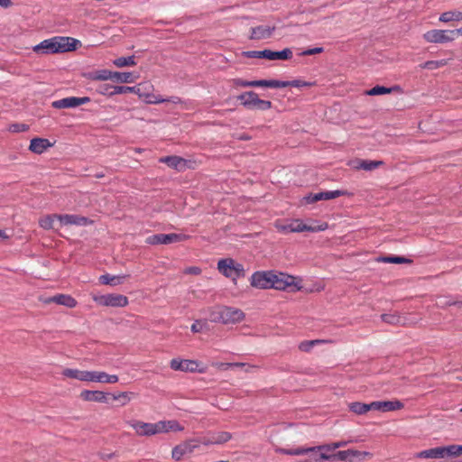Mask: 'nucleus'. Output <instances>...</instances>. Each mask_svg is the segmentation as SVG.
Segmentation results:
<instances>
[{
  "label": "nucleus",
  "instance_id": "obj_1",
  "mask_svg": "<svg viewBox=\"0 0 462 462\" xmlns=\"http://www.w3.org/2000/svg\"><path fill=\"white\" fill-rule=\"evenodd\" d=\"M79 41L71 37L55 36L41 42L32 48L37 54L68 52L77 49Z\"/></svg>",
  "mask_w": 462,
  "mask_h": 462
},
{
  "label": "nucleus",
  "instance_id": "obj_2",
  "mask_svg": "<svg viewBox=\"0 0 462 462\" xmlns=\"http://www.w3.org/2000/svg\"><path fill=\"white\" fill-rule=\"evenodd\" d=\"M245 313L236 308L227 306H217L209 312V319L212 322L225 325L236 324L244 320Z\"/></svg>",
  "mask_w": 462,
  "mask_h": 462
},
{
  "label": "nucleus",
  "instance_id": "obj_3",
  "mask_svg": "<svg viewBox=\"0 0 462 462\" xmlns=\"http://www.w3.org/2000/svg\"><path fill=\"white\" fill-rule=\"evenodd\" d=\"M325 445H319L316 447L311 448H291V449H284L281 448L279 449V452L282 454L287 455H292V456H300L304 454H312L311 459L314 462H320L322 460L325 461H337V458L335 457V453H332L334 450H327L324 448Z\"/></svg>",
  "mask_w": 462,
  "mask_h": 462
},
{
  "label": "nucleus",
  "instance_id": "obj_4",
  "mask_svg": "<svg viewBox=\"0 0 462 462\" xmlns=\"http://www.w3.org/2000/svg\"><path fill=\"white\" fill-rule=\"evenodd\" d=\"M462 456V445H448L435 447L421 450L415 454L416 458L440 459L444 457H457Z\"/></svg>",
  "mask_w": 462,
  "mask_h": 462
},
{
  "label": "nucleus",
  "instance_id": "obj_5",
  "mask_svg": "<svg viewBox=\"0 0 462 462\" xmlns=\"http://www.w3.org/2000/svg\"><path fill=\"white\" fill-rule=\"evenodd\" d=\"M275 227L282 233H300L304 231L317 232L325 230L327 228V224L319 226H312L304 224L300 219H292L288 223L276 221Z\"/></svg>",
  "mask_w": 462,
  "mask_h": 462
},
{
  "label": "nucleus",
  "instance_id": "obj_6",
  "mask_svg": "<svg viewBox=\"0 0 462 462\" xmlns=\"http://www.w3.org/2000/svg\"><path fill=\"white\" fill-rule=\"evenodd\" d=\"M217 270L221 274L233 281L245 276L243 264L236 262L232 258L220 259L217 262Z\"/></svg>",
  "mask_w": 462,
  "mask_h": 462
},
{
  "label": "nucleus",
  "instance_id": "obj_7",
  "mask_svg": "<svg viewBox=\"0 0 462 462\" xmlns=\"http://www.w3.org/2000/svg\"><path fill=\"white\" fill-rule=\"evenodd\" d=\"M241 104L247 108H256L262 111L269 110L272 108L273 104L269 100L260 99L257 93L254 91H246L237 97Z\"/></svg>",
  "mask_w": 462,
  "mask_h": 462
},
{
  "label": "nucleus",
  "instance_id": "obj_8",
  "mask_svg": "<svg viewBox=\"0 0 462 462\" xmlns=\"http://www.w3.org/2000/svg\"><path fill=\"white\" fill-rule=\"evenodd\" d=\"M288 287L302 289V279L299 276H292L288 273L274 270L273 289H286Z\"/></svg>",
  "mask_w": 462,
  "mask_h": 462
},
{
  "label": "nucleus",
  "instance_id": "obj_9",
  "mask_svg": "<svg viewBox=\"0 0 462 462\" xmlns=\"http://www.w3.org/2000/svg\"><path fill=\"white\" fill-rule=\"evenodd\" d=\"M244 56L246 58H258V59H266L269 60H290L292 57V51L286 48L281 51H273L271 50H263V51H245Z\"/></svg>",
  "mask_w": 462,
  "mask_h": 462
},
{
  "label": "nucleus",
  "instance_id": "obj_10",
  "mask_svg": "<svg viewBox=\"0 0 462 462\" xmlns=\"http://www.w3.org/2000/svg\"><path fill=\"white\" fill-rule=\"evenodd\" d=\"M92 298L97 304L103 306L124 307L128 303L127 298L118 293L101 294L97 292L93 293Z\"/></svg>",
  "mask_w": 462,
  "mask_h": 462
},
{
  "label": "nucleus",
  "instance_id": "obj_11",
  "mask_svg": "<svg viewBox=\"0 0 462 462\" xmlns=\"http://www.w3.org/2000/svg\"><path fill=\"white\" fill-rule=\"evenodd\" d=\"M274 270L254 272L250 279V284L256 289H273Z\"/></svg>",
  "mask_w": 462,
  "mask_h": 462
},
{
  "label": "nucleus",
  "instance_id": "obj_12",
  "mask_svg": "<svg viewBox=\"0 0 462 462\" xmlns=\"http://www.w3.org/2000/svg\"><path fill=\"white\" fill-rule=\"evenodd\" d=\"M425 42L430 43H446L455 40L453 30L433 29L423 34Z\"/></svg>",
  "mask_w": 462,
  "mask_h": 462
},
{
  "label": "nucleus",
  "instance_id": "obj_13",
  "mask_svg": "<svg viewBox=\"0 0 462 462\" xmlns=\"http://www.w3.org/2000/svg\"><path fill=\"white\" fill-rule=\"evenodd\" d=\"M126 423L134 430L137 436L151 437L158 434L157 422L151 423L139 420H130Z\"/></svg>",
  "mask_w": 462,
  "mask_h": 462
},
{
  "label": "nucleus",
  "instance_id": "obj_14",
  "mask_svg": "<svg viewBox=\"0 0 462 462\" xmlns=\"http://www.w3.org/2000/svg\"><path fill=\"white\" fill-rule=\"evenodd\" d=\"M335 457L337 458V461L356 462L363 461L366 458H371L373 455L368 451H359L356 449L350 448L336 452Z\"/></svg>",
  "mask_w": 462,
  "mask_h": 462
},
{
  "label": "nucleus",
  "instance_id": "obj_15",
  "mask_svg": "<svg viewBox=\"0 0 462 462\" xmlns=\"http://www.w3.org/2000/svg\"><path fill=\"white\" fill-rule=\"evenodd\" d=\"M186 236L182 234H156L146 238L145 243L148 245H169L180 242L186 239Z\"/></svg>",
  "mask_w": 462,
  "mask_h": 462
},
{
  "label": "nucleus",
  "instance_id": "obj_16",
  "mask_svg": "<svg viewBox=\"0 0 462 462\" xmlns=\"http://www.w3.org/2000/svg\"><path fill=\"white\" fill-rule=\"evenodd\" d=\"M139 97H143L144 98V101L145 103L147 104H161V103H171V104H175V105H181L184 108H188V104L186 101H183L180 97H168V98H162V97L160 96H155L153 94H150V93H140L139 92Z\"/></svg>",
  "mask_w": 462,
  "mask_h": 462
},
{
  "label": "nucleus",
  "instance_id": "obj_17",
  "mask_svg": "<svg viewBox=\"0 0 462 462\" xmlns=\"http://www.w3.org/2000/svg\"><path fill=\"white\" fill-rule=\"evenodd\" d=\"M199 448V442L195 439L185 441L172 448L171 457L174 460H180L184 456L191 454Z\"/></svg>",
  "mask_w": 462,
  "mask_h": 462
},
{
  "label": "nucleus",
  "instance_id": "obj_18",
  "mask_svg": "<svg viewBox=\"0 0 462 462\" xmlns=\"http://www.w3.org/2000/svg\"><path fill=\"white\" fill-rule=\"evenodd\" d=\"M89 102L90 98L88 97H69L53 101L52 106L57 109L72 108L88 104Z\"/></svg>",
  "mask_w": 462,
  "mask_h": 462
},
{
  "label": "nucleus",
  "instance_id": "obj_19",
  "mask_svg": "<svg viewBox=\"0 0 462 462\" xmlns=\"http://www.w3.org/2000/svg\"><path fill=\"white\" fill-rule=\"evenodd\" d=\"M119 380L116 374H108L103 371H88L87 383H116Z\"/></svg>",
  "mask_w": 462,
  "mask_h": 462
},
{
  "label": "nucleus",
  "instance_id": "obj_20",
  "mask_svg": "<svg viewBox=\"0 0 462 462\" xmlns=\"http://www.w3.org/2000/svg\"><path fill=\"white\" fill-rule=\"evenodd\" d=\"M371 410L379 411L383 412L402 410L404 405L398 400L373 402L370 403Z\"/></svg>",
  "mask_w": 462,
  "mask_h": 462
},
{
  "label": "nucleus",
  "instance_id": "obj_21",
  "mask_svg": "<svg viewBox=\"0 0 462 462\" xmlns=\"http://www.w3.org/2000/svg\"><path fill=\"white\" fill-rule=\"evenodd\" d=\"M90 223V221L85 217L79 215H59L58 217V224L59 226H87Z\"/></svg>",
  "mask_w": 462,
  "mask_h": 462
},
{
  "label": "nucleus",
  "instance_id": "obj_22",
  "mask_svg": "<svg viewBox=\"0 0 462 462\" xmlns=\"http://www.w3.org/2000/svg\"><path fill=\"white\" fill-rule=\"evenodd\" d=\"M40 300L45 304L56 303L69 308H73L77 304L76 300L67 294H57L53 297L40 298Z\"/></svg>",
  "mask_w": 462,
  "mask_h": 462
},
{
  "label": "nucleus",
  "instance_id": "obj_23",
  "mask_svg": "<svg viewBox=\"0 0 462 462\" xmlns=\"http://www.w3.org/2000/svg\"><path fill=\"white\" fill-rule=\"evenodd\" d=\"M158 434L182 431L184 427L176 420H159L157 421Z\"/></svg>",
  "mask_w": 462,
  "mask_h": 462
},
{
  "label": "nucleus",
  "instance_id": "obj_24",
  "mask_svg": "<svg viewBox=\"0 0 462 462\" xmlns=\"http://www.w3.org/2000/svg\"><path fill=\"white\" fill-rule=\"evenodd\" d=\"M107 396L108 393L97 390H84L80 393L81 399L87 402H97L106 403L107 402Z\"/></svg>",
  "mask_w": 462,
  "mask_h": 462
},
{
  "label": "nucleus",
  "instance_id": "obj_25",
  "mask_svg": "<svg viewBox=\"0 0 462 462\" xmlns=\"http://www.w3.org/2000/svg\"><path fill=\"white\" fill-rule=\"evenodd\" d=\"M52 145L48 139L36 137L31 140L29 150L33 153L42 154Z\"/></svg>",
  "mask_w": 462,
  "mask_h": 462
},
{
  "label": "nucleus",
  "instance_id": "obj_26",
  "mask_svg": "<svg viewBox=\"0 0 462 462\" xmlns=\"http://www.w3.org/2000/svg\"><path fill=\"white\" fill-rule=\"evenodd\" d=\"M383 164V161H367L357 159L349 163V165L356 170H365L367 171H374V169L382 166Z\"/></svg>",
  "mask_w": 462,
  "mask_h": 462
},
{
  "label": "nucleus",
  "instance_id": "obj_27",
  "mask_svg": "<svg viewBox=\"0 0 462 462\" xmlns=\"http://www.w3.org/2000/svg\"><path fill=\"white\" fill-rule=\"evenodd\" d=\"M160 162L166 163L169 167L178 171L186 169V161L179 156H166L159 159Z\"/></svg>",
  "mask_w": 462,
  "mask_h": 462
},
{
  "label": "nucleus",
  "instance_id": "obj_28",
  "mask_svg": "<svg viewBox=\"0 0 462 462\" xmlns=\"http://www.w3.org/2000/svg\"><path fill=\"white\" fill-rule=\"evenodd\" d=\"M345 194H346V192L342 191V190L324 191V192L316 193L313 196L309 197L308 201L309 202H316L319 200H328V199H333L338 198Z\"/></svg>",
  "mask_w": 462,
  "mask_h": 462
},
{
  "label": "nucleus",
  "instance_id": "obj_29",
  "mask_svg": "<svg viewBox=\"0 0 462 462\" xmlns=\"http://www.w3.org/2000/svg\"><path fill=\"white\" fill-rule=\"evenodd\" d=\"M88 373V370L66 368L62 371L61 374L67 378L77 379L81 382H87Z\"/></svg>",
  "mask_w": 462,
  "mask_h": 462
},
{
  "label": "nucleus",
  "instance_id": "obj_30",
  "mask_svg": "<svg viewBox=\"0 0 462 462\" xmlns=\"http://www.w3.org/2000/svg\"><path fill=\"white\" fill-rule=\"evenodd\" d=\"M439 21L441 23L461 22L462 12L457 10L444 12L439 15Z\"/></svg>",
  "mask_w": 462,
  "mask_h": 462
},
{
  "label": "nucleus",
  "instance_id": "obj_31",
  "mask_svg": "<svg viewBox=\"0 0 462 462\" xmlns=\"http://www.w3.org/2000/svg\"><path fill=\"white\" fill-rule=\"evenodd\" d=\"M182 372H199L203 374L206 372V367L201 365L198 361L183 359Z\"/></svg>",
  "mask_w": 462,
  "mask_h": 462
},
{
  "label": "nucleus",
  "instance_id": "obj_32",
  "mask_svg": "<svg viewBox=\"0 0 462 462\" xmlns=\"http://www.w3.org/2000/svg\"><path fill=\"white\" fill-rule=\"evenodd\" d=\"M273 29L268 26H257L255 28H252L251 39H264L268 38L272 35V32Z\"/></svg>",
  "mask_w": 462,
  "mask_h": 462
},
{
  "label": "nucleus",
  "instance_id": "obj_33",
  "mask_svg": "<svg viewBox=\"0 0 462 462\" xmlns=\"http://www.w3.org/2000/svg\"><path fill=\"white\" fill-rule=\"evenodd\" d=\"M137 79L132 72L113 71L112 80L120 83H133Z\"/></svg>",
  "mask_w": 462,
  "mask_h": 462
},
{
  "label": "nucleus",
  "instance_id": "obj_34",
  "mask_svg": "<svg viewBox=\"0 0 462 462\" xmlns=\"http://www.w3.org/2000/svg\"><path fill=\"white\" fill-rule=\"evenodd\" d=\"M58 217L59 215L57 214L44 216L40 218L39 225L43 229H53L58 223Z\"/></svg>",
  "mask_w": 462,
  "mask_h": 462
},
{
  "label": "nucleus",
  "instance_id": "obj_35",
  "mask_svg": "<svg viewBox=\"0 0 462 462\" xmlns=\"http://www.w3.org/2000/svg\"><path fill=\"white\" fill-rule=\"evenodd\" d=\"M378 262L385 263H411V260L403 256L399 255H390V256H383L377 259Z\"/></svg>",
  "mask_w": 462,
  "mask_h": 462
},
{
  "label": "nucleus",
  "instance_id": "obj_36",
  "mask_svg": "<svg viewBox=\"0 0 462 462\" xmlns=\"http://www.w3.org/2000/svg\"><path fill=\"white\" fill-rule=\"evenodd\" d=\"M113 71L108 69H99L90 73L89 79L91 80H112Z\"/></svg>",
  "mask_w": 462,
  "mask_h": 462
},
{
  "label": "nucleus",
  "instance_id": "obj_37",
  "mask_svg": "<svg viewBox=\"0 0 462 462\" xmlns=\"http://www.w3.org/2000/svg\"><path fill=\"white\" fill-rule=\"evenodd\" d=\"M449 60H428L424 63L420 64V69H437L448 64Z\"/></svg>",
  "mask_w": 462,
  "mask_h": 462
},
{
  "label": "nucleus",
  "instance_id": "obj_38",
  "mask_svg": "<svg viewBox=\"0 0 462 462\" xmlns=\"http://www.w3.org/2000/svg\"><path fill=\"white\" fill-rule=\"evenodd\" d=\"M113 64L117 68L132 67L136 65L134 56L119 57L113 60Z\"/></svg>",
  "mask_w": 462,
  "mask_h": 462
},
{
  "label": "nucleus",
  "instance_id": "obj_39",
  "mask_svg": "<svg viewBox=\"0 0 462 462\" xmlns=\"http://www.w3.org/2000/svg\"><path fill=\"white\" fill-rule=\"evenodd\" d=\"M348 408L351 411H353L356 414H365L371 411L370 403H362V402H351L348 405Z\"/></svg>",
  "mask_w": 462,
  "mask_h": 462
},
{
  "label": "nucleus",
  "instance_id": "obj_40",
  "mask_svg": "<svg viewBox=\"0 0 462 462\" xmlns=\"http://www.w3.org/2000/svg\"><path fill=\"white\" fill-rule=\"evenodd\" d=\"M261 87L264 88H286L291 87V81H281V80H275V79H261Z\"/></svg>",
  "mask_w": 462,
  "mask_h": 462
},
{
  "label": "nucleus",
  "instance_id": "obj_41",
  "mask_svg": "<svg viewBox=\"0 0 462 462\" xmlns=\"http://www.w3.org/2000/svg\"><path fill=\"white\" fill-rule=\"evenodd\" d=\"M234 87L238 88H247V87H261V80H245L242 79H234L231 80Z\"/></svg>",
  "mask_w": 462,
  "mask_h": 462
},
{
  "label": "nucleus",
  "instance_id": "obj_42",
  "mask_svg": "<svg viewBox=\"0 0 462 462\" xmlns=\"http://www.w3.org/2000/svg\"><path fill=\"white\" fill-rule=\"evenodd\" d=\"M393 88H385L383 86H375L371 89L366 91V94L369 96H377V95H384L392 93Z\"/></svg>",
  "mask_w": 462,
  "mask_h": 462
},
{
  "label": "nucleus",
  "instance_id": "obj_43",
  "mask_svg": "<svg viewBox=\"0 0 462 462\" xmlns=\"http://www.w3.org/2000/svg\"><path fill=\"white\" fill-rule=\"evenodd\" d=\"M139 91H140V89L136 87L116 86L114 88L113 93H115V95L125 94V93L139 94Z\"/></svg>",
  "mask_w": 462,
  "mask_h": 462
},
{
  "label": "nucleus",
  "instance_id": "obj_44",
  "mask_svg": "<svg viewBox=\"0 0 462 462\" xmlns=\"http://www.w3.org/2000/svg\"><path fill=\"white\" fill-rule=\"evenodd\" d=\"M131 394H133V393H129V392H120L117 393H114L112 395V397L115 401H121L122 405L124 406L131 401V397H130Z\"/></svg>",
  "mask_w": 462,
  "mask_h": 462
},
{
  "label": "nucleus",
  "instance_id": "obj_45",
  "mask_svg": "<svg viewBox=\"0 0 462 462\" xmlns=\"http://www.w3.org/2000/svg\"><path fill=\"white\" fill-rule=\"evenodd\" d=\"M116 86L110 85V84H101L97 87L96 91L100 95L105 96H114L115 93H113L114 88Z\"/></svg>",
  "mask_w": 462,
  "mask_h": 462
},
{
  "label": "nucleus",
  "instance_id": "obj_46",
  "mask_svg": "<svg viewBox=\"0 0 462 462\" xmlns=\"http://www.w3.org/2000/svg\"><path fill=\"white\" fill-rule=\"evenodd\" d=\"M213 442L216 445L223 444L228 441L231 439V435L228 432H219L212 436Z\"/></svg>",
  "mask_w": 462,
  "mask_h": 462
},
{
  "label": "nucleus",
  "instance_id": "obj_47",
  "mask_svg": "<svg viewBox=\"0 0 462 462\" xmlns=\"http://www.w3.org/2000/svg\"><path fill=\"white\" fill-rule=\"evenodd\" d=\"M382 319L389 324H402V319L400 316L394 314H384L382 315Z\"/></svg>",
  "mask_w": 462,
  "mask_h": 462
},
{
  "label": "nucleus",
  "instance_id": "obj_48",
  "mask_svg": "<svg viewBox=\"0 0 462 462\" xmlns=\"http://www.w3.org/2000/svg\"><path fill=\"white\" fill-rule=\"evenodd\" d=\"M321 340H310V341H303L299 345L300 350L303 352H309L314 346L322 343Z\"/></svg>",
  "mask_w": 462,
  "mask_h": 462
},
{
  "label": "nucleus",
  "instance_id": "obj_49",
  "mask_svg": "<svg viewBox=\"0 0 462 462\" xmlns=\"http://www.w3.org/2000/svg\"><path fill=\"white\" fill-rule=\"evenodd\" d=\"M349 442L350 441H345V440L332 442L329 444H326V447L324 448L327 450H334L335 451L337 448L346 447Z\"/></svg>",
  "mask_w": 462,
  "mask_h": 462
},
{
  "label": "nucleus",
  "instance_id": "obj_50",
  "mask_svg": "<svg viewBox=\"0 0 462 462\" xmlns=\"http://www.w3.org/2000/svg\"><path fill=\"white\" fill-rule=\"evenodd\" d=\"M29 126L24 124H13L9 126V131L12 133L26 132Z\"/></svg>",
  "mask_w": 462,
  "mask_h": 462
},
{
  "label": "nucleus",
  "instance_id": "obj_51",
  "mask_svg": "<svg viewBox=\"0 0 462 462\" xmlns=\"http://www.w3.org/2000/svg\"><path fill=\"white\" fill-rule=\"evenodd\" d=\"M315 85V82H308L300 79H295L291 81V87L294 88H301V87H312Z\"/></svg>",
  "mask_w": 462,
  "mask_h": 462
},
{
  "label": "nucleus",
  "instance_id": "obj_52",
  "mask_svg": "<svg viewBox=\"0 0 462 462\" xmlns=\"http://www.w3.org/2000/svg\"><path fill=\"white\" fill-rule=\"evenodd\" d=\"M170 366L172 370H175V371H182V367H183V359H172L171 361V364H170Z\"/></svg>",
  "mask_w": 462,
  "mask_h": 462
},
{
  "label": "nucleus",
  "instance_id": "obj_53",
  "mask_svg": "<svg viewBox=\"0 0 462 462\" xmlns=\"http://www.w3.org/2000/svg\"><path fill=\"white\" fill-rule=\"evenodd\" d=\"M125 276H116V275H112L111 277V286L112 287H116V286H118V285H121L123 284V280H125Z\"/></svg>",
  "mask_w": 462,
  "mask_h": 462
},
{
  "label": "nucleus",
  "instance_id": "obj_54",
  "mask_svg": "<svg viewBox=\"0 0 462 462\" xmlns=\"http://www.w3.org/2000/svg\"><path fill=\"white\" fill-rule=\"evenodd\" d=\"M204 326H205V323H202V322L197 320L194 324H192L191 331L193 333L201 332L204 328Z\"/></svg>",
  "mask_w": 462,
  "mask_h": 462
},
{
  "label": "nucleus",
  "instance_id": "obj_55",
  "mask_svg": "<svg viewBox=\"0 0 462 462\" xmlns=\"http://www.w3.org/2000/svg\"><path fill=\"white\" fill-rule=\"evenodd\" d=\"M322 51H323V48L317 47V48H313V49H308V50L304 51L302 52V54L310 56V55H314V54L321 53Z\"/></svg>",
  "mask_w": 462,
  "mask_h": 462
},
{
  "label": "nucleus",
  "instance_id": "obj_56",
  "mask_svg": "<svg viewBox=\"0 0 462 462\" xmlns=\"http://www.w3.org/2000/svg\"><path fill=\"white\" fill-rule=\"evenodd\" d=\"M111 277L112 275L110 274H104V275H101L99 277V282H100V284L101 285H108V286H111Z\"/></svg>",
  "mask_w": 462,
  "mask_h": 462
},
{
  "label": "nucleus",
  "instance_id": "obj_57",
  "mask_svg": "<svg viewBox=\"0 0 462 462\" xmlns=\"http://www.w3.org/2000/svg\"><path fill=\"white\" fill-rule=\"evenodd\" d=\"M184 273H188V274L199 275L201 273V269L197 266H191V267L185 269Z\"/></svg>",
  "mask_w": 462,
  "mask_h": 462
},
{
  "label": "nucleus",
  "instance_id": "obj_58",
  "mask_svg": "<svg viewBox=\"0 0 462 462\" xmlns=\"http://www.w3.org/2000/svg\"><path fill=\"white\" fill-rule=\"evenodd\" d=\"M212 365L215 366L216 368L219 369V370H226V369L232 367L231 363H219V362H217V363H213Z\"/></svg>",
  "mask_w": 462,
  "mask_h": 462
},
{
  "label": "nucleus",
  "instance_id": "obj_59",
  "mask_svg": "<svg viewBox=\"0 0 462 462\" xmlns=\"http://www.w3.org/2000/svg\"><path fill=\"white\" fill-rule=\"evenodd\" d=\"M12 5L11 0H0V6L4 8H8Z\"/></svg>",
  "mask_w": 462,
  "mask_h": 462
},
{
  "label": "nucleus",
  "instance_id": "obj_60",
  "mask_svg": "<svg viewBox=\"0 0 462 462\" xmlns=\"http://www.w3.org/2000/svg\"><path fill=\"white\" fill-rule=\"evenodd\" d=\"M201 443L204 444L205 446L216 445V443L213 442L212 436L209 438L204 439Z\"/></svg>",
  "mask_w": 462,
  "mask_h": 462
},
{
  "label": "nucleus",
  "instance_id": "obj_61",
  "mask_svg": "<svg viewBox=\"0 0 462 462\" xmlns=\"http://www.w3.org/2000/svg\"><path fill=\"white\" fill-rule=\"evenodd\" d=\"M9 236L5 230H0V239H8Z\"/></svg>",
  "mask_w": 462,
  "mask_h": 462
},
{
  "label": "nucleus",
  "instance_id": "obj_62",
  "mask_svg": "<svg viewBox=\"0 0 462 462\" xmlns=\"http://www.w3.org/2000/svg\"><path fill=\"white\" fill-rule=\"evenodd\" d=\"M454 32V37L456 38V36L457 35H461L462 36V27L461 28H458V29H455L453 30Z\"/></svg>",
  "mask_w": 462,
  "mask_h": 462
},
{
  "label": "nucleus",
  "instance_id": "obj_63",
  "mask_svg": "<svg viewBox=\"0 0 462 462\" xmlns=\"http://www.w3.org/2000/svg\"><path fill=\"white\" fill-rule=\"evenodd\" d=\"M231 365H232V367H245V366H246V365L244 364V363H231Z\"/></svg>",
  "mask_w": 462,
  "mask_h": 462
},
{
  "label": "nucleus",
  "instance_id": "obj_64",
  "mask_svg": "<svg viewBox=\"0 0 462 462\" xmlns=\"http://www.w3.org/2000/svg\"><path fill=\"white\" fill-rule=\"evenodd\" d=\"M251 369H253V366L248 365V366H247V368H246V371L248 372V371H250Z\"/></svg>",
  "mask_w": 462,
  "mask_h": 462
}]
</instances>
